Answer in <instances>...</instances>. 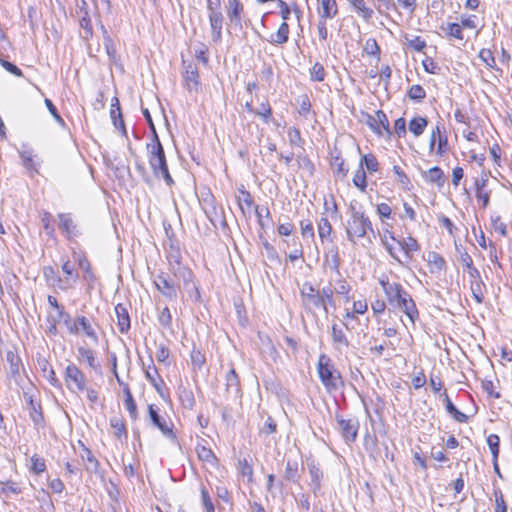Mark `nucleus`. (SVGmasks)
<instances>
[{
    "instance_id": "obj_1",
    "label": "nucleus",
    "mask_w": 512,
    "mask_h": 512,
    "mask_svg": "<svg viewBox=\"0 0 512 512\" xmlns=\"http://www.w3.org/2000/svg\"><path fill=\"white\" fill-rule=\"evenodd\" d=\"M317 373L327 392L336 391L343 385L341 373L326 354H320L318 357Z\"/></svg>"
},
{
    "instance_id": "obj_2",
    "label": "nucleus",
    "mask_w": 512,
    "mask_h": 512,
    "mask_svg": "<svg viewBox=\"0 0 512 512\" xmlns=\"http://www.w3.org/2000/svg\"><path fill=\"white\" fill-rule=\"evenodd\" d=\"M350 218L347 221L346 234L350 242L355 243V238H363L370 231L374 234L372 223L364 212L356 209L355 205L349 206Z\"/></svg>"
},
{
    "instance_id": "obj_3",
    "label": "nucleus",
    "mask_w": 512,
    "mask_h": 512,
    "mask_svg": "<svg viewBox=\"0 0 512 512\" xmlns=\"http://www.w3.org/2000/svg\"><path fill=\"white\" fill-rule=\"evenodd\" d=\"M147 156L153 175L158 179H163L168 187H172L175 181L169 172L164 147L157 146L156 150L147 151Z\"/></svg>"
},
{
    "instance_id": "obj_4",
    "label": "nucleus",
    "mask_w": 512,
    "mask_h": 512,
    "mask_svg": "<svg viewBox=\"0 0 512 512\" xmlns=\"http://www.w3.org/2000/svg\"><path fill=\"white\" fill-rule=\"evenodd\" d=\"M429 385L434 394H440L442 396L446 411L454 418L455 421L459 423L468 422L469 417L456 408L446 389H443V381L439 377L430 376Z\"/></svg>"
},
{
    "instance_id": "obj_5",
    "label": "nucleus",
    "mask_w": 512,
    "mask_h": 512,
    "mask_svg": "<svg viewBox=\"0 0 512 512\" xmlns=\"http://www.w3.org/2000/svg\"><path fill=\"white\" fill-rule=\"evenodd\" d=\"M153 283L157 291L168 301H176L180 286L175 283L170 274L161 272L153 277Z\"/></svg>"
},
{
    "instance_id": "obj_6",
    "label": "nucleus",
    "mask_w": 512,
    "mask_h": 512,
    "mask_svg": "<svg viewBox=\"0 0 512 512\" xmlns=\"http://www.w3.org/2000/svg\"><path fill=\"white\" fill-rule=\"evenodd\" d=\"M173 276L179 281H182L183 290L188 294V297L191 301L195 303L202 302L200 285L197 282L195 275L190 268L182 269V271H179Z\"/></svg>"
},
{
    "instance_id": "obj_7",
    "label": "nucleus",
    "mask_w": 512,
    "mask_h": 512,
    "mask_svg": "<svg viewBox=\"0 0 512 512\" xmlns=\"http://www.w3.org/2000/svg\"><path fill=\"white\" fill-rule=\"evenodd\" d=\"M149 419L154 427L159 429L166 437L174 438L173 422L169 416L161 414V409L155 404L147 406Z\"/></svg>"
},
{
    "instance_id": "obj_8",
    "label": "nucleus",
    "mask_w": 512,
    "mask_h": 512,
    "mask_svg": "<svg viewBox=\"0 0 512 512\" xmlns=\"http://www.w3.org/2000/svg\"><path fill=\"white\" fill-rule=\"evenodd\" d=\"M64 381L70 391L82 392L86 389V376L76 364L67 365L64 372Z\"/></svg>"
},
{
    "instance_id": "obj_9",
    "label": "nucleus",
    "mask_w": 512,
    "mask_h": 512,
    "mask_svg": "<svg viewBox=\"0 0 512 512\" xmlns=\"http://www.w3.org/2000/svg\"><path fill=\"white\" fill-rule=\"evenodd\" d=\"M57 217L58 227L68 241H75L82 235L81 229L71 213H59Z\"/></svg>"
},
{
    "instance_id": "obj_10",
    "label": "nucleus",
    "mask_w": 512,
    "mask_h": 512,
    "mask_svg": "<svg viewBox=\"0 0 512 512\" xmlns=\"http://www.w3.org/2000/svg\"><path fill=\"white\" fill-rule=\"evenodd\" d=\"M76 15L81 28L80 37L86 41L90 40L93 37V26L89 14L88 3L85 0H81L80 4H77Z\"/></svg>"
},
{
    "instance_id": "obj_11",
    "label": "nucleus",
    "mask_w": 512,
    "mask_h": 512,
    "mask_svg": "<svg viewBox=\"0 0 512 512\" xmlns=\"http://www.w3.org/2000/svg\"><path fill=\"white\" fill-rule=\"evenodd\" d=\"M338 429L345 442L353 443L356 441L359 430V422L356 418H344L336 416Z\"/></svg>"
},
{
    "instance_id": "obj_12",
    "label": "nucleus",
    "mask_w": 512,
    "mask_h": 512,
    "mask_svg": "<svg viewBox=\"0 0 512 512\" xmlns=\"http://www.w3.org/2000/svg\"><path fill=\"white\" fill-rule=\"evenodd\" d=\"M118 384L122 388L123 405L128 412L130 419L132 421H136L139 418V411L132 390L129 384L122 381L121 379H118Z\"/></svg>"
},
{
    "instance_id": "obj_13",
    "label": "nucleus",
    "mask_w": 512,
    "mask_h": 512,
    "mask_svg": "<svg viewBox=\"0 0 512 512\" xmlns=\"http://www.w3.org/2000/svg\"><path fill=\"white\" fill-rule=\"evenodd\" d=\"M166 258L169 265V271L172 275L182 271V269H188L189 267L182 264L181 250L177 243L170 240L169 248L166 251Z\"/></svg>"
},
{
    "instance_id": "obj_14",
    "label": "nucleus",
    "mask_w": 512,
    "mask_h": 512,
    "mask_svg": "<svg viewBox=\"0 0 512 512\" xmlns=\"http://www.w3.org/2000/svg\"><path fill=\"white\" fill-rule=\"evenodd\" d=\"M236 470L240 479L247 483L248 485H252L255 482L254 479V467L253 460L250 457H240L236 462Z\"/></svg>"
},
{
    "instance_id": "obj_15",
    "label": "nucleus",
    "mask_w": 512,
    "mask_h": 512,
    "mask_svg": "<svg viewBox=\"0 0 512 512\" xmlns=\"http://www.w3.org/2000/svg\"><path fill=\"white\" fill-rule=\"evenodd\" d=\"M77 360L80 364L86 365L92 370L100 369L97 352L86 345L77 348Z\"/></svg>"
},
{
    "instance_id": "obj_16",
    "label": "nucleus",
    "mask_w": 512,
    "mask_h": 512,
    "mask_svg": "<svg viewBox=\"0 0 512 512\" xmlns=\"http://www.w3.org/2000/svg\"><path fill=\"white\" fill-rule=\"evenodd\" d=\"M184 68L183 78L186 89L189 92H197L200 85L198 67L193 63H188Z\"/></svg>"
},
{
    "instance_id": "obj_17",
    "label": "nucleus",
    "mask_w": 512,
    "mask_h": 512,
    "mask_svg": "<svg viewBox=\"0 0 512 512\" xmlns=\"http://www.w3.org/2000/svg\"><path fill=\"white\" fill-rule=\"evenodd\" d=\"M199 461L202 462L203 466L209 468H218L219 459L210 447L203 444H197L195 448Z\"/></svg>"
},
{
    "instance_id": "obj_18",
    "label": "nucleus",
    "mask_w": 512,
    "mask_h": 512,
    "mask_svg": "<svg viewBox=\"0 0 512 512\" xmlns=\"http://www.w3.org/2000/svg\"><path fill=\"white\" fill-rule=\"evenodd\" d=\"M43 274L49 286L58 287L61 290L70 289V279H62L58 272L51 266L44 267Z\"/></svg>"
},
{
    "instance_id": "obj_19",
    "label": "nucleus",
    "mask_w": 512,
    "mask_h": 512,
    "mask_svg": "<svg viewBox=\"0 0 512 512\" xmlns=\"http://www.w3.org/2000/svg\"><path fill=\"white\" fill-rule=\"evenodd\" d=\"M211 27V38L215 43L221 42L224 16L222 12H211L208 14Z\"/></svg>"
},
{
    "instance_id": "obj_20",
    "label": "nucleus",
    "mask_w": 512,
    "mask_h": 512,
    "mask_svg": "<svg viewBox=\"0 0 512 512\" xmlns=\"http://www.w3.org/2000/svg\"><path fill=\"white\" fill-rule=\"evenodd\" d=\"M393 307L404 312L410 320H415V318L418 317L416 304L408 292L404 294V296L399 299V302H396Z\"/></svg>"
},
{
    "instance_id": "obj_21",
    "label": "nucleus",
    "mask_w": 512,
    "mask_h": 512,
    "mask_svg": "<svg viewBox=\"0 0 512 512\" xmlns=\"http://www.w3.org/2000/svg\"><path fill=\"white\" fill-rule=\"evenodd\" d=\"M488 183V175L486 172H482L481 178H477L474 181V186L476 190V198L482 201V207L486 208L489 205L490 201V192H485L484 188Z\"/></svg>"
},
{
    "instance_id": "obj_22",
    "label": "nucleus",
    "mask_w": 512,
    "mask_h": 512,
    "mask_svg": "<svg viewBox=\"0 0 512 512\" xmlns=\"http://www.w3.org/2000/svg\"><path fill=\"white\" fill-rule=\"evenodd\" d=\"M23 493V487L20 482L7 479L0 481V496L9 498L13 495H20Z\"/></svg>"
},
{
    "instance_id": "obj_23",
    "label": "nucleus",
    "mask_w": 512,
    "mask_h": 512,
    "mask_svg": "<svg viewBox=\"0 0 512 512\" xmlns=\"http://www.w3.org/2000/svg\"><path fill=\"white\" fill-rule=\"evenodd\" d=\"M145 376L151 385L156 389V391L162 395L165 382L159 374L158 369L154 365L148 366V368L145 370Z\"/></svg>"
},
{
    "instance_id": "obj_24",
    "label": "nucleus",
    "mask_w": 512,
    "mask_h": 512,
    "mask_svg": "<svg viewBox=\"0 0 512 512\" xmlns=\"http://www.w3.org/2000/svg\"><path fill=\"white\" fill-rule=\"evenodd\" d=\"M302 302L304 306L307 307L308 309L322 311L324 313V316L328 317V307L323 302V299L320 296V294H311L306 298L302 299Z\"/></svg>"
},
{
    "instance_id": "obj_25",
    "label": "nucleus",
    "mask_w": 512,
    "mask_h": 512,
    "mask_svg": "<svg viewBox=\"0 0 512 512\" xmlns=\"http://www.w3.org/2000/svg\"><path fill=\"white\" fill-rule=\"evenodd\" d=\"M331 166L334 169V173L340 177L341 180L345 179L349 169L345 165V161L341 156V152L335 149V155H332Z\"/></svg>"
},
{
    "instance_id": "obj_26",
    "label": "nucleus",
    "mask_w": 512,
    "mask_h": 512,
    "mask_svg": "<svg viewBox=\"0 0 512 512\" xmlns=\"http://www.w3.org/2000/svg\"><path fill=\"white\" fill-rule=\"evenodd\" d=\"M318 235L322 243L332 242V225L327 217L322 216L317 222Z\"/></svg>"
},
{
    "instance_id": "obj_27",
    "label": "nucleus",
    "mask_w": 512,
    "mask_h": 512,
    "mask_svg": "<svg viewBox=\"0 0 512 512\" xmlns=\"http://www.w3.org/2000/svg\"><path fill=\"white\" fill-rule=\"evenodd\" d=\"M228 17L231 21V23H234L235 25L241 24V14L244 10L243 4L240 2V0H228Z\"/></svg>"
},
{
    "instance_id": "obj_28",
    "label": "nucleus",
    "mask_w": 512,
    "mask_h": 512,
    "mask_svg": "<svg viewBox=\"0 0 512 512\" xmlns=\"http://www.w3.org/2000/svg\"><path fill=\"white\" fill-rule=\"evenodd\" d=\"M397 244L404 251V256L406 259L405 262H407L409 259H411V255H410L411 252H417L420 250V246H419L417 240L412 236H409L403 240L397 239Z\"/></svg>"
},
{
    "instance_id": "obj_29",
    "label": "nucleus",
    "mask_w": 512,
    "mask_h": 512,
    "mask_svg": "<svg viewBox=\"0 0 512 512\" xmlns=\"http://www.w3.org/2000/svg\"><path fill=\"white\" fill-rule=\"evenodd\" d=\"M321 8L319 18L333 19L338 14L336 0H321Z\"/></svg>"
},
{
    "instance_id": "obj_30",
    "label": "nucleus",
    "mask_w": 512,
    "mask_h": 512,
    "mask_svg": "<svg viewBox=\"0 0 512 512\" xmlns=\"http://www.w3.org/2000/svg\"><path fill=\"white\" fill-rule=\"evenodd\" d=\"M289 25L287 22H282L276 32V34H272L268 41L272 44H284L289 39Z\"/></svg>"
},
{
    "instance_id": "obj_31",
    "label": "nucleus",
    "mask_w": 512,
    "mask_h": 512,
    "mask_svg": "<svg viewBox=\"0 0 512 512\" xmlns=\"http://www.w3.org/2000/svg\"><path fill=\"white\" fill-rule=\"evenodd\" d=\"M348 327L345 322H341L340 325L334 324L332 327L333 340L339 346H347L348 341L346 338V331Z\"/></svg>"
},
{
    "instance_id": "obj_32",
    "label": "nucleus",
    "mask_w": 512,
    "mask_h": 512,
    "mask_svg": "<svg viewBox=\"0 0 512 512\" xmlns=\"http://www.w3.org/2000/svg\"><path fill=\"white\" fill-rule=\"evenodd\" d=\"M354 11L361 16L366 22L370 21L373 16V10L366 6L364 0H350Z\"/></svg>"
},
{
    "instance_id": "obj_33",
    "label": "nucleus",
    "mask_w": 512,
    "mask_h": 512,
    "mask_svg": "<svg viewBox=\"0 0 512 512\" xmlns=\"http://www.w3.org/2000/svg\"><path fill=\"white\" fill-rule=\"evenodd\" d=\"M428 123L429 122L426 117L416 116L410 120L409 130L415 137H419L423 134Z\"/></svg>"
},
{
    "instance_id": "obj_34",
    "label": "nucleus",
    "mask_w": 512,
    "mask_h": 512,
    "mask_svg": "<svg viewBox=\"0 0 512 512\" xmlns=\"http://www.w3.org/2000/svg\"><path fill=\"white\" fill-rule=\"evenodd\" d=\"M406 293L407 291L403 289L400 283L392 282V287H389L386 293L389 304L391 306L395 305V303L399 302V299Z\"/></svg>"
},
{
    "instance_id": "obj_35",
    "label": "nucleus",
    "mask_w": 512,
    "mask_h": 512,
    "mask_svg": "<svg viewBox=\"0 0 512 512\" xmlns=\"http://www.w3.org/2000/svg\"><path fill=\"white\" fill-rule=\"evenodd\" d=\"M386 233H389V238L392 239L393 241H395L397 243V239L395 238L393 232H391L389 229H385L383 234L380 236L381 237V242L383 244V246L385 247V249L387 250V252L389 253V255L395 260L397 261L399 264L403 265L405 261L401 260V258L396 254L395 252V248L393 247L392 244H390L387 240H386Z\"/></svg>"
},
{
    "instance_id": "obj_36",
    "label": "nucleus",
    "mask_w": 512,
    "mask_h": 512,
    "mask_svg": "<svg viewBox=\"0 0 512 512\" xmlns=\"http://www.w3.org/2000/svg\"><path fill=\"white\" fill-rule=\"evenodd\" d=\"M36 498L40 503L39 509L42 512H54V503L47 490L42 488L39 491V496H37Z\"/></svg>"
},
{
    "instance_id": "obj_37",
    "label": "nucleus",
    "mask_w": 512,
    "mask_h": 512,
    "mask_svg": "<svg viewBox=\"0 0 512 512\" xmlns=\"http://www.w3.org/2000/svg\"><path fill=\"white\" fill-rule=\"evenodd\" d=\"M359 164L364 168V170L367 169L369 173L377 172L379 169V162L376 156L372 153L363 155Z\"/></svg>"
},
{
    "instance_id": "obj_38",
    "label": "nucleus",
    "mask_w": 512,
    "mask_h": 512,
    "mask_svg": "<svg viewBox=\"0 0 512 512\" xmlns=\"http://www.w3.org/2000/svg\"><path fill=\"white\" fill-rule=\"evenodd\" d=\"M499 381L494 382L491 379H484L481 382L482 389L486 392L487 396L492 399H499L501 397L498 391Z\"/></svg>"
},
{
    "instance_id": "obj_39",
    "label": "nucleus",
    "mask_w": 512,
    "mask_h": 512,
    "mask_svg": "<svg viewBox=\"0 0 512 512\" xmlns=\"http://www.w3.org/2000/svg\"><path fill=\"white\" fill-rule=\"evenodd\" d=\"M110 426L114 429V435L117 438L127 437L126 423L122 417L111 418Z\"/></svg>"
},
{
    "instance_id": "obj_40",
    "label": "nucleus",
    "mask_w": 512,
    "mask_h": 512,
    "mask_svg": "<svg viewBox=\"0 0 512 512\" xmlns=\"http://www.w3.org/2000/svg\"><path fill=\"white\" fill-rule=\"evenodd\" d=\"M494 496V512H507L508 504L505 500L504 494L500 488L493 490Z\"/></svg>"
},
{
    "instance_id": "obj_41",
    "label": "nucleus",
    "mask_w": 512,
    "mask_h": 512,
    "mask_svg": "<svg viewBox=\"0 0 512 512\" xmlns=\"http://www.w3.org/2000/svg\"><path fill=\"white\" fill-rule=\"evenodd\" d=\"M255 115L259 116L265 124H269L272 120V108L268 100L260 103Z\"/></svg>"
},
{
    "instance_id": "obj_42",
    "label": "nucleus",
    "mask_w": 512,
    "mask_h": 512,
    "mask_svg": "<svg viewBox=\"0 0 512 512\" xmlns=\"http://www.w3.org/2000/svg\"><path fill=\"white\" fill-rule=\"evenodd\" d=\"M30 472L36 474V475H40L42 474L43 472L46 471V462H45V459L37 454H34L31 456L30 458Z\"/></svg>"
},
{
    "instance_id": "obj_43",
    "label": "nucleus",
    "mask_w": 512,
    "mask_h": 512,
    "mask_svg": "<svg viewBox=\"0 0 512 512\" xmlns=\"http://www.w3.org/2000/svg\"><path fill=\"white\" fill-rule=\"evenodd\" d=\"M190 360L193 370H201L206 363L205 354L195 347L191 350Z\"/></svg>"
},
{
    "instance_id": "obj_44",
    "label": "nucleus",
    "mask_w": 512,
    "mask_h": 512,
    "mask_svg": "<svg viewBox=\"0 0 512 512\" xmlns=\"http://www.w3.org/2000/svg\"><path fill=\"white\" fill-rule=\"evenodd\" d=\"M6 360L9 363L10 371L13 375L19 374L20 367L22 366L21 358L15 351H8L6 353Z\"/></svg>"
},
{
    "instance_id": "obj_45",
    "label": "nucleus",
    "mask_w": 512,
    "mask_h": 512,
    "mask_svg": "<svg viewBox=\"0 0 512 512\" xmlns=\"http://www.w3.org/2000/svg\"><path fill=\"white\" fill-rule=\"evenodd\" d=\"M110 116L115 128L120 129L122 135L127 136V131L125 128V123L123 120L121 108H111Z\"/></svg>"
},
{
    "instance_id": "obj_46",
    "label": "nucleus",
    "mask_w": 512,
    "mask_h": 512,
    "mask_svg": "<svg viewBox=\"0 0 512 512\" xmlns=\"http://www.w3.org/2000/svg\"><path fill=\"white\" fill-rule=\"evenodd\" d=\"M23 166L30 171L38 172L39 165L33 160L34 154L32 150H24L20 152Z\"/></svg>"
},
{
    "instance_id": "obj_47",
    "label": "nucleus",
    "mask_w": 512,
    "mask_h": 512,
    "mask_svg": "<svg viewBox=\"0 0 512 512\" xmlns=\"http://www.w3.org/2000/svg\"><path fill=\"white\" fill-rule=\"evenodd\" d=\"M353 184L360 191L364 192L367 188V177L364 168L359 164L358 169L354 173Z\"/></svg>"
},
{
    "instance_id": "obj_48",
    "label": "nucleus",
    "mask_w": 512,
    "mask_h": 512,
    "mask_svg": "<svg viewBox=\"0 0 512 512\" xmlns=\"http://www.w3.org/2000/svg\"><path fill=\"white\" fill-rule=\"evenodd\" d=\"M486 443L489 447L492 460H495V457H499L500 455V437L497 434H489L486 437Z\"/></svg>"
},
{
    "instance_id": "obj_49",
    "label": "nucleus",
    "mask_w": 512,
    "mask_h": 512,
    "mask_svg": "<svg viewBox=\"0 0 512 512\" xmlns=\"http://www.w3.org/2000/svg\"><path fill=\"white\" fill-rule=\"evenodd\" d=\"M427 181L436 183L439 187L444 185V173L442 169L438 166H434L428 170V176L426 178Z\"/></svg>"
},
{
    "instance_id": "obj_50",
    "label": "nucleus",
    "mask_w": 512,
    "mask_h": 512,
    "mask_svg": "<svg viewBox=\"0 0 512 512\" xmlns=\"http://www.w3.org/2000/svg\"><path fill=\"white\" fill-rule=\"evenodd\" d=\"M299 464L296 460H288L285 465L284 477L288 481H296L298 479Z\"/></svg>"
},
{
    "instance_id": "obj_51",
    "label": "nucleus",
    "mask_w": 512,
    "mask_h": 512,
    "mask_svg": "<svg viewBox=\"0 0 512 512\" xmlns=\"http://www.w3.org/2000/svg\"><path fill=\"white\" fill-rule=\"evenodd\" d=\"M62 271L66 275L65 278L70 279V288L74 286V284L78 280V273L75 272L74 265L70 262V260H66L62 264Z\"/></svg>"
},
{
    "instance_id": "obj_52",
    "label": "nucleus",
    "mask_w": 512,
    "mask_h": 512,
    "mask_svg": "<svg viewBox=\"0 0 512 512\" xmlns=\"http://www.w3.org/2000/svg\"><path fill=\"white\" fill-rule=\"evenodd\" d=\"M393 172L395 173V175L397 176V182L406 190H410L412 185H411V181L409 179V177L407 176V174L403 171V169L398 166V165H394L393 166Z\"/></svg>"
},
{
    "instance_id": "obj_53",
    "label": "nucleus",
    "mask_w": 512,
    "mask_h": 512,
    "mask_svg": "<svg viewBox=\"0 0 512 512\" xmlns=\"http://www.w3.org/2000/svg\"><path fill=\"white\" fill-rule=\"evenodd\" d=\"M407 95L411 100L421 102L426 97V91L421 85L414 84L409 88Z\"/></svg>"
},
{
    "instance_id": "obj_54",
    "label": "nucleus",
    "mask_w": 512,
    "mask_h": 512,
    "mask_svg": "<svg viewBox=\"0 0 512 512\" xmlns=\"http://www.w3.org/2000/svg\"><path fill=\"white\" fill-rule=\"evenodd\" d=\"M200 494H201V501L204 506V512H216L214 504L212 502V498L209 494L208 489L205 486H201Z\"/></svg>"
},
{
    "instance_id": "obj_55",
    "label": "nucleus",
    "mask_w": 512,
    "mask_h": 512,
    "mask_svg": "<svg viewBox=\"0 0 512 512\" xmlns=\"http://www.w3.org/2000/svg\"><path fill=\"white\" fill-rule=\"evenodd\" d=\"M446 133L445 125L443 122L439 121L437 122L436 126L433 128L430 141H429V149L432 151L434 149V146L438 140V138L443 134Z\"/></svg>"
},
{
    "instance_id": "obj_56",
    "label": "nucleus",
    "mask_w": 512,
    "mask_h": 512,
    "mask_svg": "<svg viewBox=\"0 0 512 512\" xmlns=\"http://www.w3.org/2000/svg\"><path fill=\"white\" fill-rule=\"evenodd\" d=\"M288 138L291 146L303 147L304 140L298 128L290 127L288 130Z\"/></svg>"
},
{
    "instance_id": "obj_57",
    "label": "nucleus",
    "mask_w": 512,
    "mask_h": 512,
    "mask_svg": "<svg viewBox=\"0 0 512 512\" xmlns=\"http://www.w3.org/2000/svg\"><path fill=\"white\" fill-rule=\"evenodd\" d=\"M442 29L451 37H454L458 40H463L464 35L462 32L461 25L458 23H447L446 27H442Z\"/></svg>"
},
{
    "instance_id": "obj_58",
    "label": "nucleus",
    "mask_w": 512,
    "mask_h": 512,
    "mask_svg": "<svg viewBox=\"0 0 512 512\" xmlns=\"http://www.w3.org/2000/svg\"><path fill=\"white\" fill-rule=\"evenodd\" d=\"M427 261L430 265H433L438 271L445 267L444 258L437 252L431 251L427 255Z\"/></svg>"
},
{
    "instance_id": "obj_59",
    "label": "nucleus",
    "mask_w": 512,
    "mask_h": 512,
    "mask_svg": "<svg viewBox=\"0 0 512 512\" xmlns=\"http://www.w3.org/2000/svg\"><path fill=\"white\" fill-rule=\"evenodd\" d=\"M299 168L307 171L310 175L314 174L315 166L307 155L300 154L297 156Z\"/></svg>"
},
{
    "instance_id": "obj_60",
    "label": "nucleus",
    "mask_w": 512,
    "mask_h": 512,
    "mask_svg": "<svg viewBox=\"0 0 512 512\" xmlns=\"http://www.w3.org/2000/svg\"><path fill=\"white\" fill-rule=\"evenodd\" d=\"M334 288V293L338 295H343L348 300V293L351 290V286L348 284V282L342 278V276H338V279L336 280V286Z\"/></svg>"
},
{
    "instance_id": "obj_61",
    "label": "nucleus",
    "mask_w": 512,
    "mask_h": 512,
    "mask_svg": "<svg viewBox=\"0 0 512 512\" xmlns=\"http://www.w3.org/2000/svg\"><path fill=\"white\" fill-rule=\"evenodd\" d=\"M325 75L326 73L323 65L316 62L310 70L311 80L321 82L325 79Z\"/></svg>"
},
{
    "instance_id": "obj_62",
    "label": "nucleus",
    "mask_w": 512,
    "mask_h": 512,
    "mask_svg": "<svg viewBox=\"0 0 512 512\" xmlns=\"http://www.w3.org/2000/svg\"><path fill=\"white\" fill-rule=\"evenodd\" d=\"M41 223L47 235L53 236L55 232V228L52 224V214L50 212L44 211L41 216Z\"/></svg>"
},
{
    "instance_id": "obj_63",
    "label": "nucleus",
    "mask_w": 512,
    "mask_h": 512,
    "mask_svg": "<svg viewBox=\"0 0 512 512\" xmlns=\"http://www.w3.org/2000/svg\"><path fill=\"white\" fill-rule=\"evenodd\" d=\"M300 229H301V235L303 238H310L314 240L315 233H314V227L313 223L310 220H302L300 221Z\"/></svg>"
},
{
    "instance_id": "obj_64",
    "label": "nucleus",
    "mask_w": 512,
    "mask_h": 512,
    "mask_svg": "<svg viewBox=\"0 0 512 512\" xmlns=\"http://www.w3.org/2000/svg\"><path fill=\"white\" fill-rule=\"evenodd\" d=\"M297 103L299 105V110H298L299 114L301 116L306 117L311 110V102L309 100V97L306 94L301 95L297 99Z\"/></svg>"
}]
</instances>
